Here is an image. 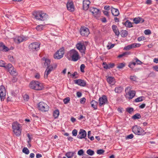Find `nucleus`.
<instances>
[{
  "instance_id": "39448f33",
  "label": "nucleus",
  "mask_w": 158,
  "mask_h": 158,
  "mask_svg": "<svg viewBox=\"0 0 158 158\" xmlns=\"http://www.w3.org/2000/svg\"><path fill=\"white\" fill-rule=\"evenodd\" d=\"M129 87H127L125 90L126 93L125 97L126 98H128L129 99L132 98L135 96V92L134 90H131L129 89Z\"/></svg>"
},
{
  "instance_id": "2f4dec72",
  "label": "nucleus",
  "mask_w": 158,
  "mask_h": 158,
  "mask_svg": "<svg viewBox=\"0 0 158 158\" xmlns=\"http://www.w3.org/2000/svg\"><path fill=\"white\" fill-rule=\"evenodd\" d=\"M75 154V152H69L66 153L65 156L68 158H71Z\"/></svg>"
},
{
  "instance_id": "7c9ffc66",
  "label": "nucleus",
  "mask_w": 158,
  "mask_h": 158,
  "mask_svg": "<svg viewBox=\"0 0 158 158\" xmlns=\"http://www.w3.org/2000/svg\"><path fill=\"white\" fill-rule=\"evenodd\" d=\"M90 104L92 107L93 108L94 110H96L97 109L98 102L93 100L91 102Z\"/></svg>"
},
{
  "instance_id": "72a5a7b5",
  "label": "nucleus",
  "mask_w": 158,
  "mask_h": 158,
  "mask_svg": "<svg viewBox=\"0 0 158 158\" xmlns=\"http://www.w3.org/2000/svg\"><path fill=\"white\" fill-rule=\"evenodd\" d=\"M145 99V97L143 96H141L138 97L135 100V102H141Z\"/></svg>"
},
{
  "instance_id": "aec40b11",
  "label": "nucleus",
  "mask_w": 158,
  "mask_h": 158,
  "mask_svg": "<svg viewBox=\"0 0 158 158\" xmlns=\"http://www.w3.org/2000/svg\"><path fill=\"white\" fill-rule=\"evenodd\" d=\"M133 21L134 22V23L137 24L139 23H143L144 21V20L141 17H138L134 18L133 19Z\"/></svg>"
},
{
  "instance_id": "774afa93",
  "label": "nucleus",
  "mask_w": 158,
  "mask_h": 158,
  "mask_svg": "<svg viewBox=\"0 0 158 158\" xmlns=\"http://www.w3.org/2000/svg\"><path fill=\"white\" fill-rule=\"evenodd\" d=\"M114 46V44H112L110 46L109 45H108L107 46V48L108 49H110L113 48Z\"/></svg>"
},
{
  "instance_id": "5fc2aeb1",
  "label": "nucleus",
  "mask_w": 158,
  "mask_h": 158,
  "mask_svg": "<svg viewBox=\"0 0 158 158\" xmlns=\"http://www.w3.org/2000/svg\"><path fill=\"white\" fill-rule=\"evenodd\" d=\"M144 33L145 35H148L151 34V31L149 29H147L145 30Z\"/></svg>"
},
{
  "instance_id": "ea45409f",
  "label": "nucleus",
  "mask_w": 158,
  "mask_h": 158,
  "mask_svg": "<svg viewBox=\"0 0 158 158\" xmlns=\"http://www.w3.org/2000/svg\"><path fill=\"white\" fill-rule=\"evenodd\" d=\"M125 66V64L124 63H122L118 64L117 66V68L119 69H122Z\"/></svg>"
},
{
  "instance_id": "bf43d9fd",
  "label": "nucleus",
  "mask_w": 158,
  "mask_h": 158,
  "mask_svg": "<svg viewBox=\"0 0 158 158\" xmlns=\"http://www.w3.org/2000/svg\"><path fill=\"white\" fill-rule=\"evenodd\" d=\"M86 101V99L85 98H83L80 99V103L81 104L84 103Z\"/></svg>"
},
{
  "instance_id": "a211bd4d",
  "label": "nucleus",
  "mask_w": 158,
  "mask_h": 158,
  "mask_svg": "<svg viewBox=\"0 0 158 158\" xmlns=\"http://www.w3.org/2000/svg\"><path fill=\"white\" fill-rule=\"evenodd\" d=\"M90 3L89 0H84L83 2V9L85 10H88Z\"/></svg>"
},
{
  "instance_id": "c9c22d12",
  "label": "nucleus",
  "mask_w": 158,
  "mask_h": 158,
  "mask_svg": "<svg viewBox=\"0 0 158 158\" xmlns=\"http://www.w3.org/2000/svg\"><path fill=\"white\" fill-rule=\"evenodd\" d=\"M59 114V112L58 110H55L53 112V115L55 118H57Z\"/></svg>"
},
{
  "instance_id": "49530a36",
  "label": "nucleus",
  "mask_w": 158,
  "mask_h": 158,
  "mask_svg": "<svg viewBox=\"0 0 158 158\" xmlns=\"http://www.w3.org/2000/svg\"><path fill=\"white\" fill-rule=\"evenodd\" d=\"M70 101V98L69 97H67L66 98H64L63 100L64 103L65 104H67Z\"/></svg>"
},
{
  "instance_id": "cd10ccee",
  "label": "nucleus",
  "mask_w": 158,
  "mask_h": 158,
  "mask_svg": "<svg viewBox=\"0 0 158 158\" xmlns=\"http://www.w3.org/2000/svg\"><path fill=\"white\" fill-rule=\"evenodd\" d=\"M6 69H8V71H10V70L14 69L12 65L11 64H6L5 63L4 67Z\"/></svg>"
},
{
  "instance_id": "13d9d810",
  "label": "nucleus",
  "mask_w": 158,
  "mask_h": 158,
  "mask_svg": "<svg viewBox=\"0 0 158 158\" xmlns=\"http://www.w3.org/2000/svg\"><path fill=\"white\" fill-rule=\"evenodd\" d=\"M132 48L131 46L130 45H129L126 46L124 48V49L125 50H129Z\"/></svg>"
},
{
  "instance_id": "473e14b6",
  "label": "nucleus",
  "mask_w": 158,
  "mask_h": 158,
  "mask_svg": "<svg viewBox=\"0 0 158 158\" xmlns=\"http://www.w3.org/2000/svg\"><path fill=\"white\" fill-rule=\"evenodd\" d=\"M128 35V31L126 30H122L121 31V35L122 37H125Z\"/></svg>"
},
{
  "instance_id": "3c124183",
  "label": "nucleus",
  "mask_w": 158,
  "mask_h": 158,
  "mask_svg": "<svg viewBox=\"0 0 158 158\" xmlns=\"http://www.w3.org/2000/svg\"><path fill=\"white\" fill-rule=\"evenodd\" d=\"M102 65L103 66V67L105 69H108V64H107L106 62H103Z\"/></svg>"
},
{
  "instance_id": "ddd939ff",
  "label": "nucleus",
  "mask_w": 158,
  "mask_h": 158,
  "mask_svg": "<svg viewBox=\"0 0 158 158\" xmlns=\"http://www.w3.org/2000/svg\"><path fill=\"white\" fill-rule=\"evenodd\" d=\"M132 131L136 135H144L146 132L143 129H132Z\"/></svg>"
},
{
  "instance_id": "79ce46f5",
  "label": "nucleus",
  "mask_w": 158,
  "mask_h": 158,
  "mask_svg": "<svg viewBox=\"0 0 158 158\" xmlns=\"http://www.w3.org/2000/svg\"><path fill=\"white\" fill-rule=\"evenodd\" d=\"M129 54H130V53H129L128 52H125L123 53L122 54L119 55L118 56V57L119 58H121L123 57V56H125L126 55H129Z\"/></svg>"
},
{
  "instance_id": "052dcab7",
  "label": "nucleus",
  "mask_w": 158,
  "mask_h": 158,
  "mask_svg": "<svg viewBox=\"0 0 158 158\" xmlns=\"http://www.w3.org/2000/svg\"><path fill=\"white\" fill-rule=\"evenodd\" d=\"M24 100L27 101L29 99L28 95L27 94H25L23 96Z\"/></svg>"
},
{
  "instance_id": "e433bc0d",
  "label": "nucleus",
  "mask_w": 158,
  "mask_h": 158,
  "mask_svg": "<svg viewBox=\"0 0 158 158\" xmlns=\"http://www.w3.org/2000/svg\"><path fill=\"white\" fill-rule=\"evenodd\" d=\"M9 72L10 74L12 76H16L18 75V73L16 71V70H14V69H13H13H11L10 70V71Z\"/></svg>"
},
{
  "instance_id": "a878e982",
  "label": "nucleus",
  "mask_w": 158,
  "mask_h": 158,
  "mask_svg": "<svg viewBox=\"0 0 158 158\" xmlns=\"http://www.w3.org/2000/svg\"><path fill=\"white\" fill-rule=\"evenodd\" d=\"M107 82L110 84L113 85L114 83V77H109L107 78Z\"/></svg>"
},
{
  "instance_id": "a18cd8bd",
  "label": "nucleus",
  "mask_w": 158,
  "mask_h": 158,
  "mask_svg": "<svg viewBox=\"0 0 158 158\" xmlns=\"http://www.w3.org/2000/svg\"><path fill=\"white\" fill-rule=\"evenodd\" d=\"M78 75V73L77 72H75L74 73L71 75V76H72V78H76L78 77V76H77Z\"/></svg>"
},
{
  "instance_id": "f3484780",
  "label": "nucleus",
  "mask_w": 158,
  "mask_h": 158,
  "mask_svg": "<svg viewBox=\"0 0 158 158\" xmlns=\"http://www.w3.org/2000/svg\"><path fill=\"white\" fill-rule=\"evenodd\" d=\"M66 6L67 9L68 10L71 12H73L74 10V7L73 2H68Z\"/></svg>"
},
{
  "instance_id": "680f3d73",
  "label": "nucleus",
  "mask_w": 158,
  "mask_h": 158,
  "mask_svg": "<svg viewBox=\"0 0 158 158\" xmlns=\"http://www.w3.org/2000/svg\"><path fill=\"white\" fill-rule=\"evenodd\" d=\"M77 131L75 129H74L72 132L73 135L74 136H76L77 134Z\"/></svg>"
},
{
  "instance_id": "603ef678",
  "label": "nucleus",
  "mask_w": 158,
  "mask_h": 158,
  "mask_svg": "<svg viewBox=\"0 0 158 158\" xmlns=\"http://www.w3.org/2000/svg\"><path fill=\"white\" fill-rule=\"evenodd\" d=\"M104 152V151L103 149L98 150L97 151V153L98 154H102Z\"/></svg>"
},
{
  "instance_id": "c85d7f7f",
  "label": "nucleus",
  "mask_w": 158,
  "mask_h": 158,
  "mask_svg": "<svg viewBox=\"0 0 158 158\" xmlns=\"http://www.w3.org/2000/svg\"><path fill=\"white\" fill-rule=\"evenodd\" d=\"M42 60L43 61H44V64L45 67L47 66L48 67L49 66V65H50L51 62L50 60L46 59L45 58H43L42 59Z\"/></svg>"
},
{
  "instance_id": "c756f323",
  "label": "nucleus",
  "mask_w": 158,
  "mask_h": 158,
  "mask_svg": "<svg viewBox=\"0 0 158 158\" xmlns=\"http://www.w3.org/2000/svg\"><path fill=\"white\" fill-rule=\"evenodd\" d=\"M13 131L17 136H19L21 133V129H13Z\"/></svg>"
},
{
  "instance_id": "9d476101",
  "label": "nucleus",
  "mask_w": 158,
  "mask_h": 158,
  "mask_svg": "<svg viewBox=\"0 0 158 158\" xmlns=\"http://www.w3.org/2000/svg\"><path fill=\"white\" fill-rule=\"evenodd\" d=\"M80 33L82 36H87L89 33V29L85 27H82L80 29Z\"/></svg>"
},
{
  "instance_id": "9b49d317",
  "label": "nucleus",
  "mask_w": 158,
  "mask_h": 158,
  "mask_svg": "<svg viewBox=\"0 0 158 158\" xmlns=\"http://www.w3.org/2000/svg\"><path fill=\"white\" fill-rule=\"evenodd\" d=\"M76 47L81 52H84L85 50V47L84 43H78L76 45Z\"/></svg>"
},
{
  "instance_id": "0e129e2a",
  "label": "nucleus",
  "mask_w": 158,
  "mask_h": 158,
  "mask_svg": "<svg viewBox=\"0 0 158 158\" xmlns=\"http://www.w3.org/2000/svg\"><path fill=\"white\" fill-rule=\"evenodd\" d=\"M8 58L9 60L11 62L14 61V59L13 57V56H8Z\"/></svg>"
},
{
  "instance_id": "4468645a",
  "label": "nucleus",
  "mask_w": 158,
  "mask_h": 158,
  "mask_svg": "<svg viewBox=\"0 0 158 158\" xmlns=\"http://www.w3.org/2000/svg\"><path fill=\"white\" fill-rule=\"evenodd\" d=\"M89 11L95 17L98 16V15L100 14V10L96 8L91 7L90 8Z\"/></svg>"
},
{
  "instance_id": "c03bdc74",
  "label": "nucleus",
  "mask_w": 158,
  "mask_h": 158,
  "mask_svg": "<svg viewBox=\"0 0 158 158\" xmlns=\"http://www.w3.org/2000/svg\"><path fill=\"white\" fill-rule=\"evenodd\" d=\"M91 134V132L90 131H89L88 132V137L89 139L91 140H93L94 139V138L93 136H90V135Z\"/></svg>"
},
{
  "instance_id": "de8ad7c7",
  "label": "nucleus",
  "mask_w": 158,
  "mask_h": 158,
  "mask_svg": "<svg viewBox=\"0 0 158 158\" xmlns=\"http://www.w3.org/2000/svg\"><path fill=\"white\" fill-rule=\"evenodd\" d=\"M85 67V65L83 64H81L80 66V70L81 72L84 73L85 72L84 71V69Z\"/></svg>"
},
{
  "instance_id": "37998d69",
  "label": "nucleus",
  "mask_w": 158,
  "mask_h": 158,
  "mask_svg": "<svg viewBox=\"0 0 158 158\" xmlns=\"http://www.w3.org/2000/svg\"><path fill=\"white\" fill-rule=\"evenodd\" d=\"M22 151L23 152L27 155L29 153V151L27 148H24L23 149Z\"/></svg>"
},
{
  "instance_id": "2eb2a0df",
  "label": "nucleus",
  "mask_w": 158,
  "mask_h": 158,
  "mask_svg": "<svg viewBox=\"0 0 158 158\" xmlns=\"http://www.w3.org/2000/svg\"><path fill=\"white\" fill-rule=\"evenodd\" d=\"M86 132L85 131L81 129L77 137L80 139L85 138L86 136Z\"/></svg>"
},
{
  "instance_id": "b1692460",
  "label": "nucleus",
  "mask_w": 158,
  "mask_h": 158,
  "mask_svg": "<svg viewBox=\"0 0 158 158\" xmlns=\"http://www.w3.org/2000/svg\"><path fill=\"white\" fill-rule=\"evenodd\" d=\"M123 24L126 27L130 28L133 27L132 24H134V23H132L130 21L127 20L124 23H123Z\"/></svg>"
},
{
  "instance_id": "20e7f679",
  "label": "nucleus",
  "mask_w": 158,
  "mask_h": 158,
  "mask_svg": "<svg viewBox=\"0 0 158 158\" xmlns=\"http://www.w3.org/2000/svg\"><path fill=\"white\" fill-rule=\"evenodd\" d=\"M64 53V48L62 47L54 54L53 57L55 59H60L63 57Z\"/></svg>"
},
{
  "instance_id": "a19ab883",
  "label": "nucleus",
  "mask_w": 158,
  "mask_h": 158,
  "mask_svg": "<svg viewBox=\"0 0 158 158\" xmlns=\"http://www.w3.org/2000/svg\"><path fill=\"white\" fill-rule=\"evenodd\" d=\"M133 110L134 109L132 107H128L126 109V111L130 114H131Z\"/></svg>"
},
{
  "instance_id": "5701e85b",
  "label": "nucleus",
  "mask_w": 158,
  "mask_h": 158,
  "mask_svg": "<svg viewBox=\"0 0 158 158\" xmlns=\"http://www.w3.org/2000/svg\"><path fill=\"white\" fill-rule=\"evenodd\" d=\"M22 124H19L17 121L14 122L12 124V128H21Z\"/></svg>"
},
{
  "instance_id": "864d4df0",
  "label": "nucleus",
  "mask_w": 158,
  "mask_h": 158,
  "mask_svg": "<svg viewBox=\"0 0 158 158\" xmlns=\"http://www.w3.org/2000/svg\"><path fill=\"white\" fill-rule=\"evenodd\" d=\"M145 40V38L143 36H140V37H139L137 38V40L139 41H142V40Z\"/></svg>"
},
{
  "instance_id": "6e6d98bb",
  "label": "nucleus",
  "mask_w": 158,
  "mask_h": 158,
  "mask_svg": "<svg viewBox=\"0 0 158 158\" xmlns=\"http://www.w3.org/2000/svg\"><path fill=\"white\" fill-rule=\"evenodd\" d=\"M135 60L136 64H142V62L140 60H139L138 58H135Z\"/></svg>"
},
{
  "instance_id": "423d86ee",
  "label": "nucleus",
  "mask_w": 158,
  "mask_h": 158,
  "mask_svg": "<svg viewBox=\"0 0 158 158\" xmlns=\"http://www.w3.org/2000/svg\"><path fill=\"white\" fill-rule=\"evenodd\" d=\"M40 44L38 42H33L29 45V49L33 51H37L40 49Z\"/></svg>"
},
{
  "instance_id": "7ed1b4c3",
  "label": "nucleus",
  "mask_w": 158,
  "mask_h": 158,
  "mask_svg": "<svg viewBox=\"0 0 158 158\" xmlns=\"http://www.w3.org/2000/svg\"><path fill=\"white\" fill-rule=\"evenodd\" d=\"M30 88L36 90H42L43 87L42 84L37 81H32L29 85Z\"/></svg>"
},
{
  "instance_id": "6e6552de",
  "label": "nucleus",
  "mask_w": 158,
  "mask_h": 158,
  "mask_svg": "<svg viewBox=\"0 0 158 158\" xmlns=\"http://www.w3.org/2000/svg\"><path fill=\"white\" fill-rule=\"evenodd\" d=\"M6 95V90L4 86L2 85L0 86V97L1 100L3 101Z\"/></svg>"
},
{
  "instance_id": "f03ea898",
  "label": "nucleus",
  "mask_w": 158,
  "mask_h": 158,
  "mask_svg": "<svg viewBox=\"0 0 158 158\" xmlns=\"http://www.w3.org/2000/svg\"><path fill=\"white\" fill-rule=\"evenodd\" d=\"M35 18L39 21H45L47 20L48 15L42 11H36L33 14Z\"/></svg>"
},
{
  "instance_id": "8fccbe9b",
  "label": "nucleus",
  "mask_w": 158,
  "mask_h": 158,
  "mask_svg": "<svg viewBox=\"0 0 158 158\" xmlns=\"http://www.w3.org/2000/svg\"><path fill=\"white\" fill-rule=\"evenodd\" d=\"M134 137V135L133 134H131L129 135H127V136L126 137V139H132Z\"/></svg>"
},
{
  "instance_id": "69168bd1",
  "label": "nucleus",
  "mask_w": 158,
  "mask_h": 158,
  "mask_svg": "<svg viewBox=\"0 0 158 158\" xmlns=\"http://www.w3.org/2000/svg\"><path fill=\"white\" fill-rule=\"evenodd\" d=\"M130 78L131 80L134 81H135L136 80V77L134 76H131Z\"/></svg>"
},
{
  "instance_id": "dca6fc26",
  "label": "nucleus",
  "mask_w": 158,
  "mask_h": 158,
  "mask_svg": "<svg viewBox=\"0 0 158 158\" xmlns=\"http://www.w3.org/2000/svg\"><path fill=\"white\" fill-rule=\"evenodd\" d=\"M74 82L75 84L83 87L85 86L86 85V82L81 79L75 80Z\"/></svg>"
},
{
  "instance_id": "338daca9",
  "label": "nucleus",
  "mask_w": 158,
  "mask_h": 158,
  "mask_svg": "<svg viewBox=\"0 0 158 158\" xmlns=\"http://www.w3.org/2000/svg\"><path fill=\"white\" fill-rule=\"evenodd\" d=\"M17 81V78L15 77H13L12 79V81L13 82H15Z\"/></svg>"
},
{
  "instance_id": "e2e57ef3",
  "label": "nucleus",
  "mask_w": 158,
  "mask_h": 158,
  "mask_svg": "<svg viewBox=\"0 0 158 158\" xmlns=\"http://www.w3.org/2000/svg\"><path fill=\"white\" fill-rule=\"evenodd\" d=\"M5 64V63L4 61L3 60H0V67H4Z\"/></svg>"
},
{
  "instance_id": "4c0bfd02",
  "label": "nucleus",
  "mask_w": 158,
  "mask_h": 158,
  "mask_svg": "<svg viewBox=\"0 0 158 158\" xmlns=\"http://www.w3.org/2000/svg\"><path fill=\"white\" fill-rule=\"evenodd\" d=\"M44 26L43 25H39L36 27V29L38 31H41L43 29Z\"/></svg>"
},
{
  "instance_id": "f257e3e1",
  "label": "nucleus",
  "mask_w": 158,
  "mask_h": 158,
  "mask_svg": "<svg viewBox=\"0 0 158 158\" xmlns=\"http://www.w3.org/2000/svg\"><path fill=\"white\" fill-rule=\"evenodd\" d=\"M66 57L69 60L73 61H76L80 58L78 52L74 49H72L67 52Z\"/></svg>"
},
{
  "instance_id": "58836bf2",
  "label": "nucleus",
  "mask_w": 158,
  "mask_h": 158,
  "mask_svg": "<svg viewBox=\"0 0 158 158\" xmlns=\"http://www.w3.org/2000/svg\"><path fill=\"white\" fill-rule=\"evenodd\" d=\"M87 153L90 156L93 155L94 153V151L91 149H88L86 151Z\"/></svg>"
},
{
  "instance_id": "6ab92c4d",
  "label": "nucleus",
  "mask_w": 158,
  "mask_h": 158,
  "mask_svg": "<svg viewBox=\"0 0 158 158\" xmlns=\"http://www.w3.org/2000/svg\"><path fill=\"white\" fill-rule=\"evenodd\" d=\"M25 40V38L21 36H19L14 39L15 42L17 44H19Z\"/></svg>"
},
{
  "instance_id": "412c9836",
  "label": "nucleus",
  "mask_w": 158,
  "mask_h": 158,
  "mask_svg": "<svg viewBox=\"0 0 158 158\" xmlns=\"http://www.w3.org/2000/svg\"><path fill=\"white\" fill-rule=\"evenodd\" d=\"M9 50V49L2 42H0V51L7 52Z\"/></svg>"
},
{
  "instance_id": "4be33fe9",
  "label": "nucleus",
  "mask_w": 158,
  "mask_h": 158,
  "mask_svg": "<svg viewBox=\"0 0 158 158\" xmlns=\"http://www.w3.org/2000/svg\"><path fill=\"white\" fill-rule=\"evenodd\" d=\"M111 13L113 15L116 16L119 15V13L118 9L114 8L113 7H111Z\"/></svg>"
},
{
  "instance_id": "bb28decb",
  "label": "nucleus",
  "mask_w": 158,
  "mask_h": 158,
  "mask_svg": "<svg viewBox=\"0 0 158 158\" xmlns=\"http://www.w3.org/2000/svg\"><path fill=\"white\" fill-rule=\"evenodd\" d=\"M123 88L122 86H117L115 88L114 91L116 93L119 94L123 90Z\"/></svg>"
},
{
  "instance_id": "1a4fd4ad",
  "label": "nucleus",
  "mask_w": 158,
  "mask_h": 158,
  "mask_svg": "<svg viewBox=\"0 0 158 158\" xmlns=\"http://www.w3.org/2000/svg\"><path fill=\"white\" fill-rule=\"evenodd\" d=\"M108 100L106 96L103 95L99 98V103L100 106H104L107 103Z\"/></svg>"
},
{
  "instance_id": "f704fd0d",
  "label": "nucleus",
  "mask_w": 158,
  "mask_h": 158,
  "mask_svg": "<svg viewBox=\"0 0 158 158\" xmlns=\"http://www.w3.org/2000/svg\"><path fill=\"white\" fill-rule=\"evenodd\" d=\"M141 115L139 113H137L135 114L132 117V118L133 119H139L141 118Z\"/></svg>"
},
{
  "instance_id": "f8f14e48",
  "label": "nucleus",
  "mask_w": 158,
  "mask_h": 158,
  "mask_svg": "<svg viewBox=\"0 0 158 158\" xmlns=\"http://www.w3.org/2000/svg\"><path fill=\"white\" fill-rule=\"evenodd\" d=\"M53 67L52 65H49L47 67L44 74V78H47L48 75L53 70Z\"/></svg>"
},
{
  "instance_id": "4d7b16f0",
  "label": "nucleus",
  "mask_w": 158,
  "mask_h": 158,
  "mask_svg": "<svg viewBox=\"0 0 158 158\" xmlns=\"http://www.w3.org/2000/svg\"><path fill=\"white\" fill-rule=\"evenodd\" d=\"M115 66L114 63H109L108 64V69H110L113 68Z\"/></svg>"
},
{
  "instance_id": "393cba45",
  "label": "nucleus",
  "mask_w": 158,
  "mask_h": 158,
  "mask_svg": "<svg viewBox=\"0 0 158 158\" xmlns=\"http://www.w3.org/2000/svg\"><path fill=\"white\" fill-rule=\"evenodd\" d=\"M112 29L116 35L118 36L119 34V32L117 28V26L114 25H113L112 27Z\"/></svg>"
},
{
  "instance_id": "09e8293b",
  "label": "nucleus",
  "mask_w": 158,
  "mask_h": 158,
  "mask_svg": "<svg viewBox=\"0 0 158 158\" xmlns=\"http://www.w3.org/2000/svg\"><path fill=\"white\" fill-rule=\"evenodd\" d=\"M84 153V151L83 149H81L79 150L77 152V154L79 156H82L83 155Z\"/></svg>"
},
{
  "instance_id": "0eeeda50",
  "label": "nucleus",
  "mask_w": 158,
  "mask_h": 158,
  "mask_svg": "<svg viewBox=\"0 0 158 158\" xmlns=\"http://www.w3.org/2000/svg\"><path fill=\"white\" fill-rule=\"evenodd\" d=\"M38 108L39 110L44 112L48 111L49 109L48 106L43 102H40L39 103Z\"/></svg>"
}]
</instances>
